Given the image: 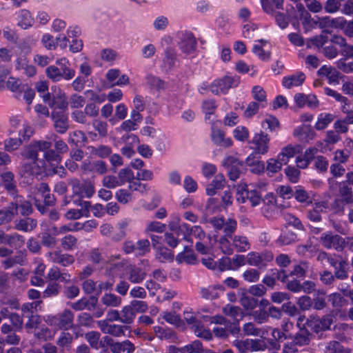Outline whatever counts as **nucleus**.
I'll return each mask as SVG.
<instances>
[{"label":"nucleus","instance_id":"1","mask_svg":"<svg viewBox=\"0 0 353 353\" xmlns=\"http://www.w3.org/2000/svg\"><path fill=\"white\" fill-rule=\"evenodd\" d=\"M52 143L48 141H33L23 148L21 156L26 159L34 161V163H41V166H43L45 161L39 159V152L49 149Z\"/></svg>","mask_w":353,"mask_h":353},{"label":"nucleus","instance_id":"2","mask_svg":"<svg viewBox=\"0 0 353 353\" xmlns=\"http://www.w3.org/2000/svg\"><path fill=\"white\" fill-rule=\"evenodd\" d=\"M311 333L307 329H301L296 333L293 341L283 344V353H297L298 347L308 345L311 341Z\"/></svg>","mask_w":353,"mask_h":353},{"label":"nucleus","instance_id":"3","mask_svg":"<svg viewBox=\"0 0 353 353\" xmlns=\"http://www.w3.org/2000/svg\"><path fill=\"white\" fill-rule=\"evenodd\" d=\"M123 250L126 254L134 253L136 256H143L150 252V242L148 239H139L136 243L131 241L123 243Z\"/></svg>","mask_w":353,"mask_h":353},{"label":"nucleus","instance_id":"4","mask_svg":"<svg viewBox=\"0 0 353 353\" xmlns=\"http://www.w3.org/2000/svg\"><path fill=\"white\" fill-rule=\"evenodd\" d=\"M320 242L327 249H334L336 251H343L345 248V239L332 232H324L320 236Z\"/></svg>","mask_w":353,"mask_h":353},{"label":"nucleus","instance_id":"5","mask_svg":"<svg viewBox=\"0 0 353 353\" xmlns=\"http://www.w3.org/2000/svg\"><path fill=\"white\" fill-rule=\"evenodd\" d=\"M39 302L23 304L21 307L22 316L28 319L26 327L29 329L37 327L41 323V318L36 312Z\"/></svg>","mask_w":353,"mask_h":353},{"label":"nucleus","instance_id":"6","mask_svg":"<svg viewBox=\"0 0 353 353\" xmlns=\"http://www.w3.org/2000/svg\"><path fill=\"white\" fill-rule=\"evenodd\" d=\"M74 320V314L68 309L57 314L52 317L51 324L57 327L60 330H68L72 327Z\"/></svg>","mask_w":353,"mask_h":353},{"label":"nucleus","instance_id":"7","mask_svg":"<svg viewBox=\"0 0 353 353\" xmlns=\"http://www.w3.org/2000/svg\"><path fill=\"white\" fill-rule=\"evenodd\" d=\"M238 83L237 78L226 76L214 81L210 86V90L215 94H219L221 92L225 93L230 88L236 87Z\"/></svg>","mask_w":353,"mask_h":353},{"label":"nucleus","instance_id":"8","mask_svg":"<svg viewBox=\"0 0 353 353\" xmlns=\"http://www.w3.org/2000/svg\"><path fill=\"white\" fill-rule=\"evenodd\" d=\"M333 42L336 43L339 48V53L342 57L336 63H340L342 61L347 62L353 59V46L347 43L345 38L339 35H334Z\"/></svg>","mask_w":353,"mask_h":353},{"label":"nucleus","instance_id":"9","mask_svg":"<svg viewBox=\"0 0 353 353\" xmlns=\"http://www.w3.org/2000/svg\"><path fill=\"white\" fill-rule=\"evenodd\" d=\"M97 325L105 334H110L114 337L125 336V330L128 328L126 325L110 324L108 321H99Z\"/></svg>","mask_w":353,"mask_h":353},{"label":"nucleus","instance_id":"10","mask_svg":"<svg viewBox=\"0 0 353 353\" xmlns=\"http://www.w3.org/2000/svg\"><path fill=\"white\" fill-rule=\"evenodd\" d=\"M269 142L270 138L267 134L263 132L256 134L252 141L254 153L257 154H266L269 148Z\"/></svg>","mask_w":353,"mask_h":353},{"label":"nucleus","instance_id":"11","mask_svg":"<svg viewBox=\"0 0 353 353\" xmlns=\"http://www.w3.org/2000/svg\"><path fill=\"white\" fill-rule=\"evenodd\" d=\"M48 256L51 262L58 263L63 267L72 265L75 261L72 255L67 253L63 254L60 250L48 252Z\"/></svg>","mask_w":353,"mask_h":353},{"label":"nucleus","instance_id":"12","mask_svg":"<svg viewBox=\"0 0 353 353\" xmlns=\"http://www.w3.org/2000/svg\"><path fill=\"white\" fill-rule=\"evenodd\" d=\"M98 304V298L94 296H90L88 298L83 297L79 301L72 303L71 307L76 311H82L88 310L92 311L94 310Z\"/></svg>","mask_w":353,"mask_h":353},{"label":"nucleus","instance_id":"13","mask_svg":"<svg viewBox=\"0 0 353 353\" xmlns=\"http://www.w3.org/2000/svg\"><path fill=\"white\" fill-rule=\"evenodd\" d=\"M272 339H268L270 347L274 350H279L281 347V343L290 341L289 336L285 335L279 328H274L272 332Z\"/></svg>","mask_w":353,"mask_h":353},{"label":"nucleus","instance_id":"14","mask_svg":"<svg viewBox=\"0 0 353 353\" xmlns=\"http://www.w3.org/2000/svg\"><path fill=\"white\" fill-rule=\"evenodd\" d=\"M294 98L299 108H303L306 105L310 108H316L319 105V102L314 94L298 93L294 95Z\"/></svg>","mask_w":353,"mask_h":353},{"label":"nucleus","instance_id":"15","mask_svg":"<svg viewBox=\"0 0 353 353\" xmlns=\"http://www.w3.org/2000/svg\"><path fill=\"white\" fill-rule=\"evenodd\" d=\"M54 121V128L58 133L64 134L68 129V117L63 113L52 111L51 114Z\"/></svg>","mask_w":353,"mask_h":353},{"label":"nucleus","instance_id":"16","mask_svg":"<svg viewBox=\"0 0 353 353\" xmlns=\"http://www.w3.org/2000/svg\"><path fill=\"white\" fill-rule=\"evenodd\" d=\"M263 206L261 212L263 214L270 218L273 215V213L276 210V200L273 194H268L262 199Z\"/></svg>","mask_w":353,"mask_h":353},{"label":"nucleus","instance_id":"17","mask_svg":"<svg viewBox=\"0 0 353 353\" xmlns=\"http://www.w3.org/2000/svg\"><path fill=\"white\" fill-rule=\"evenodd\" d=\"M294 135L300 142L308 143L310 141L314 139L316 133L310 125H303L294 130Z\"/></svg>","mask_w":353,"mask_h":353},{"label":"nucleus","instance_id":"18","mask_svg":"<svg viewBox=\"0 0 353 353\" xmlns=\"http://www.w3.org/2000/svg\"><path fill=\"white\" fill-rule=\"evenodd\" d=\"M336 339L339 341L348 342L351 340L353 329L347 323H339L334 326Z\"/></svg>","mask_w":353,"mask_h":353},{"label":"nucleus","instance_id":"19","mask_svg":"<svg viewBox=\"0 0 353 353\" xmlns=\"http://www.w3.org/2000/svg\"><path fill=\"white\" fill-rule=\"evenodd\" d=\"M305 80V74L303 72H299L294 74L285 77L283 79L282 84L285 88L290 89L293 87L301 85Z\"/></svg>","mask_w":353,"mask_h":353},{"label":"nucleus","instance_id":"20","mask_svg":"<svg viewBox=\"0 0 353 353\" xmlns=\"http://www.w3.org/2000/svg\"><path fill=\"white\" fill-rule=\"evenodd\" d=\"M37 226V220L30 217L20 219L14 221V229L25 232L34 230Z\"/></svg>","mask_w":353,"mask_h":353},{"label":"nucleus","instance_id":"21","mask_svg":"<svg viewBox=\"0 0 353 353\" xmlns=\"http://www.w3.org/2000/svg\"><path fill=\"white\" fill-rule=\"evenodd\" d=\"M146 276V272L139 267L131 265L127 271V279L132 283H141Z\"/></svg>","mask_w":353,"mask_h":353},{"label":"nucleus","instance_id":"22","mask_svg":"<svg viewBox=\"0 0 353 353\" xmlns=\"http://www.w3.org/2000/svg\"><path fill=\"white\" fill-rule=\"evenodd\" d=\"M332 186L334 185L339 187V192L341 199H344L347 204L352 203L353 202V191L352 188L345 181L341 182L338 184L336 181L330 182Z\"/></svg>","mask_w":353,"mask_h":353},{"label":"nucleus","instance_id":"23","mask_svg":"<svg viewBox=\"0 0 353 353\" xmlns=\"http://www.w3.org/2000/svg\"><path fill=\"white\" fill-rule=\"evenodd\" d=\"M68 105V102L65 94L61 92L54 96L52 101L49 103V106L53 109V111L57 112V110H61L60 113H63L67 109Z\"/></svg>","mask_w":353,"mask_h":353},{"label":"nucleus","instance_id":"24","mask_svg":"<svg viewBox=\"0 0 353 353\" xmlns=\"http://www.w3.org/2000/svg\"><path fill=\"white\" fill-rule=\"evenodd\" d=\"M48 279L50 281H58L59 280L61 282L65 283H69L71 281L70 274L68 272H62L60 269L57 267H52L48 272Z\"/></svg>","mask_w":353,"mask_h":353},{"label":"nucleus","instance_id":"25","mask_svg":"<svg viewBox=\"0 0 353 353\" xmlns=\"http://www.w3.org/2000/svg\"><path fill=\"white\" fill-rule=\"evenodd\" d=\"M299 145L294 147L292 145H288L282 148L281 152L279 154L277 157L281 163L286 165L288 163L290 158L294 157L296 153L299 152Z\"/></svg>","mask_w":353,"mask_h":353},{"label":"nucleus","instance_id":"26","mask_svg":"<svg viewBox=\"0 0 353 353\" xmlns=\"http://www.w3.org/2000/svg\"><path fill=\"white\" fill-rule=\"evenodd\" d=\"M180 48L183 52L191 54L196 51V41L192 34H187L180 43Z\"/></svg>","mask_w":353,"mask_h":353},{"label":"nucleus","instance_id":"27","mask_svg":"<svg viewBox=\"0 0 353 353\" xmlns=\"http://www.w3.org/2000/svg\"><path fill=\"white\" fill-rule=\"evenodd\" d=\"M222 312L225 315L235 321L236 324H239V321L243 317V312L239 306L228 304L223 307Z\"/></svg>","mask_w":353,"mask_h":353},{"label":"nucleus","instance_id":"28","mask_svg":"<svg viewBox=\"0 0 353 353\" xmlns=\"http://www.w3.org/2000/svg\"><path fill=\"white\" fill-rule=\"evenodd\" d=\"M337 68L323 65L319 70L320 75L325 76L331 83H339V79L341 77V73L337 70Z\"/></svg>","mask_w":353,"mask_h":353},{"label":"nucleus","instance_id":"29","mask_svg":"<svg viewBox=\"0 0 353 353\" xmlns=\"http://www.w3.org/2000/svg\"><path fill=\"white\" fill-rule=\"evenodd\" d=\"M336 116L331 113H321L318 116L314 128L316 130L325 129L335 119Z\"/></svg>","mask_w":353,"mask_h":353},{"label":"nucleus","instance_id":"30","mask_svg":"<svg viewBox=\"0 0 353 353\" xmlns=\"http://www.w3.org/2000/svg\"><path fill=\"white\" fill-rule=\"evenodd\" d=\"M225 180L223 174L216 175L214 180L209 184L206 188L207 194L212 196L216 194V190L222 189L225 185Z\"/></svg>","mask_w":353,"mask_h":353},{"label":"nucleus","instance_id":"31","mask_svg":"<svg viewBox=\"0 0 353 353\" xmlns=\"http://www.w3.org/2000/svg\"><path fill=\"white\" fill-rule=\"evenodd\" d=\"M212 139L215 144L225 148L230 147L232 141L230 138H225L224 133L219 129H213Z\"/></svg>","mask_w":353,"mask_h":353},{"label":"nucleus","instance_id":"32","mask_svg":"<svg viewBox=\"0 0 353 353\" xmlns=\"http://www.w3.org/2000/svg\"><path fill=\"white\" fill-rule=\"evenodd\" d=\"M325 351L329 353H352V350L344 347L339 341L332 340L325 345Z\"/></svg>","mask_w":353,"mask_h":353},{"label":"nucleus","instance_id":"33","mask_svg":"<svg viewBox=\"0 0 353 353\" xmlns=\"http://www.w3.org/2000/svg\"><path fill=\"white\" fill-rule=\"evenodd\" d=\"M336 46L337 45L336 43L333 42L332 37L330 41L327 43L325 46L322 50H321V53H322L327 59H335L339 53V50Z\"/></svg>","mask_w":353,"mask_h":353},{"label":"nucleus","instance_id":"34","mask_svg":"<svg viewBox=\"0 0 353 353\" xmlns=\"http://www.w3.org/2000/svg\"><path fill=\"white\" fill-rule=\"evenodd\" d=\"M176 260L179 263H185L187 264H194L196 261L192 250L189 249L187 246L185 247L183 252L176 256Z\"/></svg>","mask_w":353,"mask_h":353},{"label":"nucleus","instance_id":"35","mask_svg":"<svg viewBox=\"0 0 353 353\" xmlns=\"http://www.w3.org/2000/svg\"><path fill=\"white\" fill-rule=\"evenodd\" d=\"M121 323L126 325L132 324L136 317V313L130 305L124 306L120 312Z\"/></svg>","mask_w":353,"mask_h":353},{"label":"nucleus","instance_id":"36","mask_svg":"<svg viewBox=\"0 0 353 353\" xmlns=\"http://www.w3.org/2000/svg\"><path fill=\"white\" fill-rule=\"evenodd\" d=\"M89 150L92 155L101 159L109 157L112 153V149L109 146L104 145L90 146L89 147Z\"/></svg>","mask_w":353,"mask_h":353},{"label":"nucleus","instance_id":"37","mask_svg":"<svg viewBox=\"0 0 353 353\" xmlns=\"http://www.w3.org/2000/svg\"><path fill=\"white\" fill-rule=\"evenodd\" d=\"M22 236L17 233L9 235L1 232L0 233V244L8 245L11 247L16 246L18 242L22 241Z\"/></svg>","mask_w":353,"mask_h":353},{"label":"nucleus","instance_id":"38","mask_svg":"<svg viewBox=\"0 0 353 353\" xmlns=\"http://www.w3.org/2000/svg\"><path fill=\"white\" fill-rule=\"evenodd\" d=\"M101 301L107 307H116L121 304L122 299L112 293H105L101 297Z\"/></svg>","mask_w":353,"mask_h":353},{"label":"nucleus","instance_id":"39","mask_svg":"<svg viewBox=\"0 0 353 353\" xmlns=\"http://www.w3.org/2000/svg\"><path fill=\"white\" fill-rule=\"evenodd\" d=\"M309 269V263L305 261H301L299 264L293 267V270L289 274V276L303 278Z\"/></svg>","mask_w":353,"mask_h":353},{"label":"nucleus","instance_id":"40","mask_svg":"<svg viewBox=\"0 0 353 353\" xmlns=\"http://www.w3.org/2000/svg\"><path fill=\"white\" fill-rule=\"evenodd\" d=\"M73 341L74 337L72 334L68 332H62L58 337L56 344L60 347L69 349Z\"/></svg>","mask_w":353,"mask_h":353},{"label":"nucleus","instance_id":"41","mask_svg":"<svg viewBox=\"0 0 353 353\" xmlns=\"http://www.w3.org/2000/svg\"><path fill=\"white\" fill-rule=\"evenodd\" d=\"M346 261L342 259L339 261V265L334 268V277L341 281H344L348 278V272L346 268Z\"/></svg>","mask_w":353,"mask_h":353},{"label":"nucleus","instance_id":"42","mask_svg":"<svg viewBox=\"0 0 353 353\" xmlns=\"http://www.w3.org/2000/svg\"><path fill=\"white\" fill-rule=\"evenodd\" d=\"M191 329L197 337L202 338L205 340H210L212 338V334L210 330L205 329L201 322L192 326Z\"/></svg>","mask_w":353,"mask_h":353},{"label":"nucleus","instance_id":"43","mask_svg":"<svg viewBox=\"0 0 353 353\" xmlns=\"http://www.w3.org/2000/svg\"><path fill=\"white\" fill-rule=\"evenodd\" d=\"M232 245L238 252H245L250 249V243L245 236H234Z\"/></svg>","mask_w":353,"mask_h":353},{"label":"nucleus","instance_id":"44","mask_svg":"<svg viewBox=\"0 0 353 353\" xmlns=\"http://www.w3.org/2000/svg\"><path fill=\"white\" fill-rule=\"evenodd\" d=\"M77 238L72 234H67L61 239V245L65 250H72L77 247Z\"/></svg>","mask_w":353,"mask_h":353},{"label":"nucleus","instance_id":"45","mask_svg":"<svg viewBox=\"0 0 353 353\" xmlns=\"http://www.w3.org/2000/svg\"><path fill=\"white\" fill-rule=\"evenodd\" d=\"M181 353H202L203 352L202 343L196 340L192 343L179 349Z\"/></svg>","mask_w":353,"mask_h":353},{"label":"nucleus","instance_id":"46","mask_svg":"<svg viewBox=\"0 0 353 353\" xmlns=\"http://www.w3.org/2000/svg\"><path fill=\"white\" fill-rule=\"evenodd\" d=\"M25 84H21L19 79L10 77L6 81V87L12 92L17 94L16 97H19L21 94V90Z\"/></svg>","mask_w":353,"mask_h":353},{"label":"nucleus","instance_id":"47","mask_svg":"<svg viewBox=\"0 0 353 353\" xmlns=\"http://www.w3.org/2000/svg\"><path fill=\"white\" fill-rule=\"evenodd\" d=\"M34 19L32 17L30 12L27 10H23L21 12V20L18 25L23 29L31 27L33 24Z\"/></svg>","mask_w":353,"mask_h":353},{"label":"nucleus","instance_id":"48","mask_svg":"<svg viewBox=\"0 0 353 353\" xmlns=\"http://www.w3.org/2000/svg\"><path fill=\"white\" fill-rule=\"evenodd\" d=\"M57 63L59 66L61 79L70 80L74 77V70L70 68L65 63H63L61 61H58Z\"/></svg>","mask_w":353,"mask_h":353},{"label":"nucleus","instance_id":"49","mask_svg":"<svg viewBox=\"0 0 353 353\" xmlns=\"http://www.w3.org/2000/svg\"><path fill=\"white\" fill-rule=\"evenodd\" d=\"M239 302L241 305L247 310H253L258 305V300L252 296L243 294Z\"/></svg>","mask_w":353,"mask_h":353},{"label":"nucleus","instance_id":"50","mask_svg":"<svg viewBox=\"0 0 353 353\" xmlns=\"http://www.w3.org/2000/svg\"><path fill=\"white\" fill-rule=\"evenodd\" d=\"M243 332L246 336H261L262 333V330L259 327H257L253 323H246L243 325Z\"/></svg>","mask_w":353,"mask_h":353},{"label":"nucleus","instance_id":"51","mask_svg":"<svg viewBox=\"0 0 353 353\" xmlns=\"http://www.w3.org/2000/svg\"><path fill=\"white\" fill-rule=\"evenodd\" d=\"M61 288V285L57 282L50 283L43 291V296L44 298L56 296L59 294Z\"/></svg>","mask_w":353,"mask_h":353},{"label":"nucleus","instance_id":"52","mask_svg":"<svg viewBox=\"0 0 353 353\" xmlns=\"http://www.w3.org/2000/svg\"><path fill=\"white\" fill-rule=\"evenodd\" d=\"M101 334L97 331H90L85 334V339L91 347L97 349Z\"/></svg>","mask_w":353,"mask_h":353},{"label":"nucleus","instance_id":"53","mask_svg":"<svg viewBox=\"0 0 353 353\" xmlns=\"http://www.w3.org/2000/svg\"><path fill=\"white\" fill-rule=\"evenodd\" d=\"M295 199L301 203H311L309 193L301 186L296 188L294 195Z\"/></svg>","mask_w":353,"mask_h":353},{"label":"nucleus","instance_id":"54","mask_svg":"<svg viewBox=\"0 0 353 353\" xmlns=\"http://www.w3.org/2000/svg\"><path fill=\"white\" fill-rule=\"evenodd\" d=\"M119 181L120 185L125 183L126 182H130L131 180L135 179V176H134L133 172L130 169L124 168L121 169L118 174Z\"/></svg>","mask_w":353,"mask_h":353},{"label":"nucleus","instance_id":"55","mask_svg":"<svg viewBox=\"0 0 353 353\" xmlns=\"http://www.w3.org/2000/svg\"><path fill=\"white\" fill-rule=\"evenodd\" d=\"M250 191L247 188V185L241 184L236 188V201L239 203H243L248 201L247 198L249 196Z\"/></svg>","mask_w":353,"mask_h":353},{"label":"nucleus","instance_id":"56","mask_svg":"<svg viewBox=\"0 0 353 353\" xmlns=\"http://www.w3.org/2000/svg\"><path fill=\"white\" fill-rule=\"evenodd\" d=\"M40 163H34V161L31 163H24L21 170V176H33L36 174L35 168H39Z\"/></svg>","mask_w":353,"mask_h":353},{"label":"nucleus","instance_id":"57","mask_svg":"<svg viewBox=\"0 0 353 353\" xmlns=\"http://www.w3.org/2000/svg\"><path fill=\"white\" fill-rule=\"evenodd\" d=\"M174 255L171 250L164 247L157 248V258L162 263L172 260Z\"/></svg>","mask_w":353,"mask_h":353},{"label":"nucleus","instance_id":"58","mask_svg":"<svg viewBox=\"0 0 353 353\" xmlns=\"http://www.w3.org/2000/svg\"><path fill=\"white\" fill-rule=\"evenodd\" d=\"M341 140V137L334 130H328L326 132L323 141L327 145H332Z\"/></svg>","mask_w":353,"mask_h":353},{"label":"nucleus","instance_id":"59","mask_svg":"<svg viewBox=\"0 0 353 353\" xmlns=\"http://www.w3.org/2000/svg\"><path fill=\"white\" fill-rule=\"evenodd\" d=\"M22 143L19 138H9L4 141V149L8 152H13L18 149Z\"/></svg>","mask_w":353,"mask_h":353},{"label":"nucleus","instance_id":"60","mask_svg":"<svg viewBox=\"0 0 353 353\" xmlns=\"http://www.w3.org/2000/svg\"><path fill=\"white\" fill-rule=\"evenodd\" d=\"M237 228V223L234 219H228L223 228L224 236L225 237H231L232 234L236 231Z\"/></svg>","mask_w":353,"mask_h":353},{"label":"nucleus","instance_id":"61","mask_svg":"<svg viewBox=\"0 0 353 353\" xmlns=\"http://www.w3.org/2000/svg\"><path fill=\"white\" fill-rule=\"evenodd\" d=\"M283 165L278 157L276 159H270L267 161L266 170L269 172L275 174L281 170Z\"/></svg>","mask_w":353,"mask_h":353},{"label":"nucleus","instance_id":"62","mask_svg":"<svg viewBox=\"0 0 353 353\" xmlns=\"http://www.w3.org/2000/svg\"><path fill=\"white\" fill-rule=\"evenodd\" d=\"M341 3L339 0H327L324 4V10L327 13H335L340 10Z\"/></svg>","mask_w":353,"mask_h":353},{"label":"nucleus","instance_id":"63","mask_svg":"<svg viewBox=\"0 0 353 353\" xmlns=\"http://www.w3.org/2000/svg\"><path fill=\"white\" fill-rule=\"evenodd\" d=\"M329 301L331 302L332 306L336 308L342 307L346 300L340 293H332L329 296Z\"/></svg>","mask_w":353,"mask_h":353},{"label":"nucleus","instance_id":"64","mask_svg":"<svg viewBox=\"0 0 353 353\" xmlns=\"http://www.w3.org/2000/svg\"><path fill=\"white\" fill-rule=\"evenodd\" d=\"M285 173L289 181L292 183H296L299 179L301 174L299 170L294 166H288L285 169Z\"/></svg>","mask_w":353,"mask_h":353}]
</instances>
